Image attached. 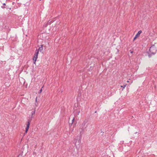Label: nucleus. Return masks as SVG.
<instances>
[{"mask_svg":"<svg viewBox=\"0 0 157 157\" xmlns=\"http://www.w3.org/2000/svg\"><path fill=\"white\" fill-rule=\"evenodd\" d=\"M87 122V121H84L83 123L82 124L80 127V128H81L82 129L84 130V129L86 128L87 126H86Z\"/></svg>","mask_w":157,"mask_h":157,"instance_id":"20e7f679","label":"nucleus"},{"mask_svg":"<svg viewBox=\"0 0 157 157\" xmlns=\"http://www.w3.org/2000/svg\"><path fill=\"white\" fill-rule=\"evenodd\" d=\"M130 52H131V53L132 54V53H133V51H130Z\"/></svg>","mask_w":157,"mask_h":157,"instance_id":"4468645a","label":"nucleus"},{"mask_svg":"<svg viewBox=\"0 0 157 157\" xmlns=\"http://www.w3.org/2000/svg\"><path fill=\"white\" fill-rule=\"evenodd\" d=\"M157 51L156 48L154 45H153L150 47L149 51L147 52L148 57L150 58L152 56L154 55L156 53Z\"/></svg>","mask_w":157,"mask_h":157,"instance_id":"f257e3e1","label":"nucleus"},{"mask_svg":"<svg viewBox=\"0 0 157 157\" xmlns=\"http://www.w3.org/2000/svg\"><path fill=\"white\" fill-rule=\"evenodd\" d=\"M35 113V111H33L32 112V117L31 118L33 117V116Z\"/></svg>","mask_w":157,"mask_h":157,"instance_id":"9d476101","label":"nucleus"},{"mask_svg":"<svg viewBox=\"0 0 157 157\" xmlns=\"http://www.w3.org/2000/svg\"><path fill=\"white\" fill-rule=\"evenodd\" d=\"M30 121L28 120V121L27 122V124H26V127L25 128V133H27L29 130L30 126Z\"/></svg>","mask_w":157,"mask_h":157,"instance_id":"39448f33","label":"nucleus"},{"mask_svg":"<svg viewBox=\"0 0 157 157\" xmlns=\"http://www.w3.org/2000/svg\"><path fill=\"white\" fill-rule=\"evenodd\" d=\"M138 37L136 36H135V37L134 38V39H133V40H136Z\"/></svg>","mask_w":157,"mask_h":157,"instance_id":"9b49d317","label":"nucleus"},{"mask_svg":"<svg viewBox=\"0 0 157 157\" xmlns=\"http://www.w3.org/2000/svg\"><path fill=\"white\" fill-rule=\"evenodd\" d=\"M74 119H75V118H73V119H72V123H73V122H74Z\"/></svg>","mask_w":157,"mask_h":157,"instance_id":"ddd939ff","label":"nucleus"},{"mask_svg":"<svg viewBox=\"0 0 157 157\" xmlns=\"http://www.w3.org/2000/svg\"><path fill=\"white\" fill-rule=\"evenodd\" d=\"M81 142V140L78 137H77L76 138H75L74 139V143L76 148H78L80 147Z\"/></svg>","mask_w":157,"mask_h":157,"instance_id":"f03ea898","label":"nucleus"},{"mask_svg":"<svg viewBox=\"0 0 157 157\" xmlns=\"http://www.w3.org/2000/svg\"><path fill=\"white\" fill-rule=\"evenodd\" d=\"M126 84L125 85H124L123 86H122V85L121 86V87L123 89L125 88V87H126Z\"/></svg>","mask_w":157,"mask_h":157,"instance_id":"1a4fd4ad","label":"nucleus"},{"mask_svg":"<svg viewBox=\"0 0 157 157\" xmlns=\"http://www.w3.org/2000/svg\"><path fill=\"white\" fill-rule=\"evenodd\" d=\"M2 8H4L5 7H3V6H2Z\"/></svg>","mask_w":157,"mask_h":157,"instance_id":"f3484780","label":"nucleus"},{"mask_svg":"<svg viewBox=\"0 0 157 157\" xmlns=\"http://www.w3.org/2000/svg\"><path fill=\"white\" fill-rule=\"evenodd\" d=\"M37 50H39V51H40V52H41L43 50V45H41V46L38 49H37Z\"/></svg>","mask_w":157,"mask_h":157,"instance_id":"0eeeda50","label":"nucleus"},{"mask_svg":"<svg viewBox=\"0 0 157 157\" xmlns=\"http://www.w3.org/2000/svg\"><path fill=\"white\" fill-rule=\"evenodd\" d=\"M3 5H6V4H5V3H3Z\"/></svg>","mask_w":157,"mask_h":157,"instance_id":"2eb2a0df","label":"nucleus"},{"mask_svg":"<svg viewBox=\"0 0 157 157\" xmlns=\"http://www.w3.org/2000/svg\"><path fill=\"white\" fill-rule=\"evenodd\" d=\"M39 52V50H37V49L36 50L35 53L33 58V60L34 61V63L35 64V63L36 59L38 58Z\"/></svg>","mask_w":157,"mask_h":157,"instance_id":"7ed1b4c3","label":"nucleus"},{"mask_svg":"<svg viewBox=\"0 0 157 157\" xmlns=\"http://www.w3.org/2000/svg\"><path fill=\"white\" fill-rule=\"evenodd\" d=\"M2 8H4L5 7H3V6H2Z\"/></svg>","mask_w":157,"mask_h":157,"instance_id":"dca6fc26","label":"nucleus"},{"mask_svg":"<svg viewBox=\"0 0 157 157\" xmlns=\"http://www.w3.org/2000/svg\"><path fill=\"white\" fill-rule=\"evenodd\" d=\"M53 22V21H51L49 20L48 21L47 23V25H49L51 24Z\"/></svg>","mask_w":157,"mask_h":157,"instance_id":"6e6552de","label":"nucleus"},{"mask_svg":"<svg viewBox=\"0 0 157 157\" xmlns=\"http://www.w3.org/2000/svg\"><path fill=\"white\" fill-rule=\"evenodd\" d=\"M42 88H41V89L39 90V93H41L42 92Z\"/></svg>","mask_w":157,"mask_h":157,"instance_id":"f8f14e48","label":"nucleus"},{"mask_svg":"<svg viewBox=\"0 0 157 157\" xmlns=\"http://www.w3.org/2000/svg\"><path fill=\"white\" fill-rule=\"evenodd\" d=\"M142 32L141 30H140L135 36L138 37Z\"/></svg>","mask_w":157,"mask_h":157,"instance_id":"423d86ee","label":"nucleus"},{"mask_svg":"<svg viewBox=\"0 0 157 157\" xmlns=\"http://www.w3.org/2000/svg\"><path fill=\"white\" fill-rule=\"evenodd\" d=\"M36 98H36V100H37Z\"/></svg>","mask_w":157,"mask_h":157,"instance_id":"a211bd4d","label":"nucleus"}]
</instances>
